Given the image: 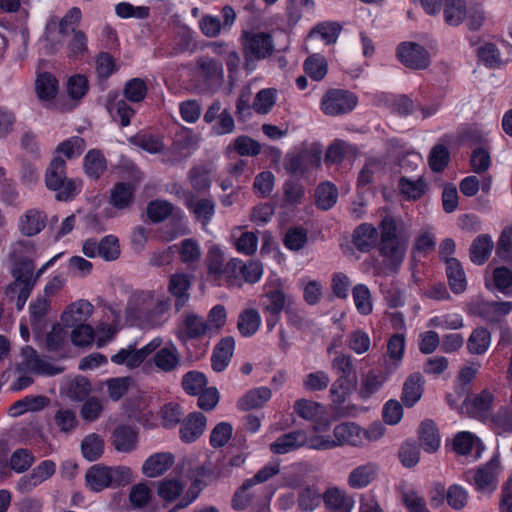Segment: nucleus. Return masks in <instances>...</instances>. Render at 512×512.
Wrapping results in <instances>:
<instances>
[{"instance_id":"f257e3e1","label":"nucleus","mask_w":512,"mask_h":512,"mask_svg":"<svg viewBox=\"0 0 512 512\" xmlns=\"http://www.w3.org/2000/svg\"><path fill=\"white\" fill-rule=\"evenodd\" d=\"M205 263L209 278L216 285L229 289L241 288L244 283L255 284L263 275V266L256 260L244 262L231 258L225 263L224 253L218 245L210 246Z\"/></svg>"},{"instance_id":"f03ea898","label":"nucleus","mask_w":512,"mask_h":512,"mask_svg":"<svg viewBox=\"0 0 512 512\" xmlns=\"http://www.w3.org/2000/svg\"><path fill=\"white\" fill-rule=\"evenodd\" d=\"M379 230L378 252L382 258L381 273L396 274L404 262L408 240L398 234L396 220L390 215L382 218Z\"/></svg>"},{"instance_id":"7ed1b4c3","label":"nucleus","mask_w":512,"mask_h":512,"mask_svg":"<svg viewBox=\"0 0 512 512\" xmlns=\"http://www.w3.org/2000/svg\"><path fill=\"white\" fill-rule=\"evenodd\" d=\"M168 300H155L150 291L136 293L126 307L127 320L139 326H155L169 309Z\"/></svg>"},{"instance_id":"20e7f679","label":"nucleus","mask_w":512,"mask_h":512,"mask_svg":"<svg viewBox=\"0 0 512 512\" xmlns=\"http://www.w3.org/2000/svg\"><path fill=\"white\" fill-rule=\"evenodd\" d=\"M132 482V470L126 466L109 467L102 464L91 466L85 474V484L93 492L117 488Z\"/></svg>"},{"instance_id":"39448f33","label":"nucleus","mask_w":512,"mask_h":512,"mask_svg":"<svg viewBox=\"0 0 512 512\" xmlns=\"http://www.w3.org/2000/svg\"><path fill=\"white\" fill-rule=\"evenodd\" d=\"M240 42L244 57V68L252 72L256 63L269 58L275 50L271 34L262 31H242Z\"/></svg>"},{"instance_id":"423d86ee","label":"nucleus","mask_w":512,"mask_h":512,"mask_svg":"<svg viewBox=\"0 0 512 512\" xmlns=\"http://www.w3.org/2000/svg\"><path fill=\"white\" fill-rule=\"evenodd\" d=\"M34 269V262L27 257H20L13 263L11 274L14 280L7 286L6 294L12 296L17 293L16 308L18 311L23 309L36 285Z\"/></svg>"},{"instance_id":"0eeeda50","label":"nucleus","mask_w":512,"mask_h":512,"mask_svg":"<svg viewBox=\"0 0 512 512\" xmlns=\"http://www.w3.org/2000/svg\"><path fill=\"white\" fill-rule=\"evenodd\" d=\"M45 185L54 191L58 201L73 199L81 188V181L66 176V162L60 156L52 159L45 172Z\"/></svg>"},{"instance_id":"6e6552de","label":"nucleus","mask_w":512,"mask_h":512,"mask_svg":"<svg viewBox=\"0 0 512 512\" xmlns=\"http://www.w3.org/2000/svg\"><path fill=\"white\" fill-rule=\"evenodd\" d=\"M499 470V457L493 456L485 465L476 470L467 471L465 479L473 484L478 492L490 495L497 488Z\"/></svg>"},{"instance_id":"1a4fd4ad","label":"nucleus","mask_w":512,"mask_h":512,"mask_svg":"<svg viewBox=\"0 0 512 512\" xmlns=\"http://www.w3.org/2000/svg\"><path fill=\"white\" fill-rule=\"evenodd\" d=\"M280 472L279 462H270L262 467L252 478L246 479L232 498V507L235 510H244L248 507L251 497L245 492L256 484L265 483Z\"/></svg>"},{"instance_id":"9d476101","label":"nucleus","mask_w":512,"mask_h":512,"mask_svg":"<svg viewBox=\"0 0 512 512\" xmlns=\"http://www.w3.org/2000/svg\"><path fill=\"white\" fill-rule=\"evenodd\" d=\"M357 97L343 89H330L322 97L321 109L324 114L338 116L346 114L354 109Z\"/></svg>"},{"instance_id":"9b49d317","label":"nucleus","mask_w":512,"mask_h":512,"mask_svg":"<svg viewBox=\"0 0 512 512\" xmlns=\"http://www.w3.org/2000/svg\"><path fill=\"white\" fill-rule=\"evenodd\" d=\"M294 411L300 418L313 422L316 432H325L330 426L326 408L319 402L304 398L298 399L294 403Z\"/></svg>"},{"instance_id":"f8f14e48","label":"nucleus","mask_w":512,"mask_h":512,"mask_svg":"<svg viewBox=\"0 0 512 512\" xmlns=\"http://www.w3.org/2000/svg\"><path fill=\"white\" fill-rule=\"evenodd\" d=\"M398 60L407 68L424 70L430 65V55L426 48L416 42H402L396 50Z\"/></svg>"},{"instance_id":"ddd939ff","label":"nucleus","mask_w":512,"mask_h":512,"mask_svg":"<svg viewBox=\"0 0 512 512\" xmlns=\"http://www.w3.org/2000/svg\"><path fill=\"white\" fill-rule=\"evenodd\" d=\"M56 472L53 460H44L34 467L30 473L21 476L16 482V489L21 494L33 491L40 484L51 478Z\"/></svg>"},{"instance_id":"4468645a","label":"nucleus","mask_w":512,"mask_h":512,"mask_svg":"<svg viewBox=\"0 0 512 512\" xmlns=\"http://www.w3.org/2000/svg\"><path fill=\"white\" fill-rule=\"evenodd\" d=\"M22 361L17 365L18 372H32L35 374H43L54 376L60 374L63 369L55 367L43 361L37 351L31 346H25L21 351Z\"/></svg>"},{"instance_id":"2eb2a0df","label":"nucleus","mask_w":512,"mask_h":512,"mask_svg":"<svg viewBox=\"0 0 512 512\" xmlns=\"http://www.w3.org/2000/svg\"><path fill=\"white\" fill-rule=\"evenodd\" d=\"M183 201L195 219L206 228L215 215V201L211 198H198L193 193H183Z\"/></svg>"},{"instance_id":"dca6fc26","label":"nucleus","mask_w":512,"mask_h":512,"mask_svg":"<svg viewBox=\"0 0 512 512\" xmlns=\"http://www.w3.org/2000/svg\"><path fill=\"white\" fill-rule=\"evenodd\" d=\"M46 223V213L37 208H31L20 216L18 229L22 235L32 237L39 234L46 227Z\"/></svg>"},{"instance_id":"f3484780","label":"nucleus","mask_w":512,"mask_h":512,"mask_svg":"<svg viewBox=\"0 0 512 512\" xmlns=\"http://www.w3.org/2000/svg\"><path fill=\"white\" fill-rule=\"evenodd\" d=\"M93 312V306L87 300H79L69 305L61 315L65 327H74L85 324Z\"/></svg>"},{"instance_id":"a211bd4d","label":"nucleus","mask_w":512,"mask_h":512,"mask_svg":"<svg viewBox=\"0 0 512 512\" xmlns=\"http://www.w3.org/2000/svg\"><path fill=\"white\" fill-rule=\"evenodd\" d=\"M308 443L307 434L303 430H295L283 434L270 444V450L275 454H286Z\"/></svg>"},{"instance_id":"6ab92c4d","label":"nucleus","mask_w":512,"mask_h":512,"mask_svg":"<svg viewBox=\"0 0 512 512\" xmlns=\"http://www.w3.org/2000/svg\"><path fill=\"white\" fill-rule=\"evenodd\" d=\"M190 288V276L184 273L171 275L168 290L175 297V309L177 311H180L187 305L190 299Z\"/></svg>"},{"instance_id":"aec40b11","label":"nucleus","mask_w":512,"mask_h":512,"mask_svg":"<svg viewBox=\"0 0 512 512\" xmlns=\"http://www.w3.org/2000/svg\"><path fill=\"white\" fill-rule=\"evenodd\" d=\"M207 419L201 412H193L183 421L180 427V438L185 443L197 440L205 431Z\"/></svg>"},{"instance_id":"412c9836","label":"nucleus","mask_w":512,"mask_h":512,"mask_svg":"<svg viewBox=\"0 0 512 512\" xmlns=\"http://www.w3.org/2000/svg\"><path fill=\"white\" fill-rule=\"evenodd\" d=\"M111 443L118 452L130 453L137 447L138 433L129 425H120L112 432Z\"/></svg>"},{"instance_id":"4be33fe9","label":"nucleus","mask_w":512,"mask_h":512,"mask_svg":"<svg viewBox=\"0 0 512 512\" xmlns=\"http://www.w3.org/2000/svg\"><path fill=\"white\" fill-rule=\"evenodd\" d=\"M379 472V466L374 462L355 467L348 475L347 483L353 489H363L372 483Z\"/></svg>"},{"instance_id":"5701e85b","label":"nucleus","mask_w":512,"mask_h":512,"mask_svg":"<svg viewBox=\"0 0 512 512\" xmlns=\"http://www.w3.org/2000/svg\"><path fill=\"white\" fill-rule=\"evenodd\" d=\"M181 355L177 347L173 344L159 347L154 352V365L162 372L170 373L175 371L180 365Z\"/></svg>"},{"instance_id":"b1692460","label":"nucleus","mask_w":512,"mask_h":512,"mask_svg":"<svg viewBox=\"0 0 512 512\" xmlns=\"http://www.w3.org/2000/svg\"><path fill=\"white\" fill-rule=\"evenodd\" d=\"M323 501L329 512H351L354 506L353 498L337 487L328 488L323 495Z\"/></svg>"},{"instance_id":"393cba45","label":"nucleus","mask_w":512,"mask_h":512,"mask_svg":"<svg viewBox=\"0 0 512 512\" xmlns=\"http://www.w3.org/2000/svg\"><path fill=\"white\" fill-rule=\"evenodd\" d=\"M174 464V456L171 453H155L149 456L142 466V473L149 478L163 475Z\"/></svg>"},{"instance_id":"a878e982","label":"nucleus","mask_w":512,"mask_h":512,"mask_svg":"<svg viewBox=\"0 0 512 512\" xmlns=\"http://www.w3.org/2000/svg\"><path fill=\"white\" fill-rule=\"evenodd\" d=\"M235 349V340L228 336L220 340L211 357L212 368L221 372L229 365Z\"/></svg>"},{"instance_id":"bb28decb","label":"nucleus","mask_w":512,"mask_h":512,"mask_svg":"<svg viewBox=\"0 0 512 512\" xmlns=\"http://www.w3.org/2000/svg\"><path fill=\"white\" fill-rule=\"evenodd\" d=\"M380 233L370 223H362L353 232V244L360 252H369L375 247Z\"/></svg>"},{"instance_id":"cd10ccee","label":"nucleus","mask_w":512,"mask_h":512,"mask_svg":"<svg viewBox=\"0 0 512 512\" xmlns=\"http://www.w3.org/2000/svg\"><path fill=\"white\" fill-rule=\"evenodd\" d=\"M335 447L352 445L357 446L361 442V429L354 423H341L335 426L332 438Z\"/></svg>"},{"instance_id":"c85d7f7f","label":"nucleus","mask_w":512,"mask_h":512,"mask_svg":"<svg viewBox=\"0 0 512 512\" xmlns=\"http://www.w3.org/2000/svg\"><path fill=\"white\" fill-rule=\"evenodd\" d=\"M424 380L420 373H412L403 385L401 400L406 407H413L423 394Z\"/></svg>"},{"instance_id":"c756f323","label":"nucleus","mask_w":512,"mask_h":512,"mask_svg":"<svg viewBox=\"0 0 512 512\" xmlns=\"http://www.w3.org/2000/svg\"><path fill=\"white\" fill-rule=\"evenodd\" d=\"M445 265L450 289L456 294L464 292L467 287V280L460 261L456 258H451L446 260Z\"/></svg>"},{"instance_id":"7c9ffc66","label":"nucleus","mask_w":512,"mask_h":512,"mask_svg":"<svg viewBox=\"0 0 512 512\" xmlns=\"http://www.w3.org/2000/svg\"><path fill=\"white\" fill-rule=\"evenodd\" d=\"M493 248V240L488 234L477 236L469 249L471 261L476 265L484 264L489 259Z\"/></svg>"},{"instance_id":"2f4dec72","label":"nucleus","mask_w":512,"mask_h":512,"mask_svg":"<svg viewBox=\"0 0 512 512\" xmlns=\"http://www.w3.org/2000/svg\"><path fill=\"white\" fill-rule=\"evenodd\" d=\"M271 395V390L267 387L251 389L238 400L237 407L242 411L261 408Z\"/></svg>"},{"instance_id":"473e14b6","label":"nucleus","mask_w":512,"mask_h":512,"mask_svg":"<svg viewBox=\"0 0 512 512\" xmlns=\"http://www.w3.org/2000/svg\"><path fill=\"white\" fill-rule=\"evenodd\" d=\"M418 434L420 444L427 453H434L439 449L440 435L432 420L423 421L419 426Z\"/></svg>"},{"instance_id":"72a5a7b5","label":"nucleus","mask_w":512,"mask_h":512,"mask_svg":"<svg viewBox=\"0 0 512 512\" xmlns=\"http://www.w3.org/2000/svg\"><path fill=\"white\" fill-rule=\"evenodd\" d=\"M35 91L38 99L43 102L52 101L58 92V81L49 72H44L38 75L35 81Z\"/></svg>"},{"instance_id":"f704fd0d","label":"nucleus","mask_w":512,"mask_h":512,"mask_svg":"<svg viewBox=\"0 0 512 512\" xmlns=\"http://www.w3.org/2000/svg\"><path fill=\"white\" fill-rule=\"evenodd\" d=\"M50 399L43 395L26 396L16 401L10 408L9 414L18 417L28 411H40L48 406Z\"/></svg>"},{"instance_id":"c9c22d12","label":"nucleus","mask_w":512,"mask_h":512,"mask_svg":"<svg viewBox=\"0 0 512 512\" xmlns=\"http://www.w3.org/2000/svg\"><path fill=\"white\" fill-rule=\"evenodd\" d=\"M83 166L88 177L98 179L107 168V160L100 150L91 149L84 157Z\"/></svg>"},{"instance_id":"e433bc0d","label":"nucleus","mask_w":512,"mask_h":512,"mask_svg":"<svg viewBox=\"0 0 512 512\" xmlns=\"http://www.w3.org/2000/svg\"><path fill=\"white\" fill-rule=\"evenodd\" d=\"M426 187V182L420 174L410 178L400 177L398 183L399 190L408 200L419 199L425 193Z\"/></svg>"},{"instance_id":"4c0bfd02","label":"nucleus","mask_w":512,"mask_h":512,"mask_svg":"<svg viewBox=\"0 0 512 512\" xmlns=\"http://www.w3.org/2000/svg\"><path fill=\"white\" fill-rule=\"evenodd\" d=\"M261 325V317L256 309L250 308L243 310L237 321V328L243 337L254 335Z\"/></svg>"},{"instance_id":"58836bf2","label":"nucleus","mask_w":512,"mask_h":512,"mask_svg":"<svg viewBox=\"0 0 512 512\" xmlns=\"http://www.w3.org/2000/svg\"><path fill=\"white\" fill-rule=\"evenodd\" d=\"M357 386V377L356 376H338V378L333 382L330 393L333 397V402L337 404H342L346 401L347 396H349Z\"/></svg>"},{"instance_id":"ea45409f","label":"nucleus","mask_w":512,"mask_h":512,"mask_svg":"<svg viewBox=\"0 0 512 512\" xmlns=\"http://www.w3.org/2000/svg\"><path fill=\"white\" fill-rule=\"evenodd\" d=\"M465 0H444L443 16L449 26H459L466 19Z\"/></svg>"},{"instance_id":"a19ab883","label":"nucleus","mask_w":512,"mask_h":512,"mask_svg":"<svg viewBox=\"0 0 512 512\" xmlns=\"http://www.w3.org/2000/svg\"><path fill=\"white\" fill-rule=\"evenodd\" d=\"M53 423L59 432L72 433L78 426V419L74 410L60 406L53 416Z\"/></svg>"},{"instance_id":"79ce46f5","label":"nucleus","mask_w":512,"mask_h":512,"mask_svg":"<svg viewBox=\"0 0 512 512\" xmlns=\"http://www.w3.org/2000/svg\"><path fill=\"white\" fill-rule=\"evenodd\" d=\"M316 206L321 210H329L332 208L338 199L337 187L330 183L325 182L318 185L315 191Z\"/></svg>"},{"instance_id":"37998d69","label":"nucleus","mask_w":512,"mask_h":512,"mask_svg":"<svg viewBox=\"0 0 512 512\" xmlns=\"http://www.w3.org/2000/svg\"><path fill=\"white\" fill-rule=\"evenodd\" d=\"M491 344V334L483 327L473 330L467 341V349L471 354H484Z\"/></svg>"},{"instance_id":"c03bdc74","label":"nucleus","mask_w":512,"mask_h":512,"mask_svg":"<svg viewBox=\"0 0 512 512\" xmlns=\"http://www.w3.org/2000/svg\"><path fill=\"white\" fill-rule=\"evenodd\" d=\"M104 445V440L100 435L88 434L81 442L83 457L91 462L98 460L104 452Z\"/></svg>"},{"instance_id":"a18cd8bd","label":"nucleus","mask_w":512,"mask_h":512,"mask_svg":"<svg viewBox=\"0 0 512 512\" xmlns=\"http://www.w3.org/2000/svg\"><path fill=\"white\" fill-rule=\"evenodd\" d=\"M134 189L130 183H117L111 190L110 203L117 209L128 208L133 202Z\"/></svg>"},{"instance_id":"49530a36","label":"nucleus","mask_w":512,"mask_h":512,"mask_svg":"<svg viewBox=\"0 0 512 512\" xmlns=\"http://www.w3.org/2000/svg\"><path fill=\"white\" fill-rule=\"evenodd\" d=\"M494 397L488 390H483L481 393L475 395L472 400L471 414L473 417L484 421L488 418L489 412L492 409Z\"/></svg>"},{"instance_id":"de8ad7c7","label":"nucleus","mask_w":512,"mask_h":512,"mask_svg":"<svg viewBox=\"0 0 512 512\" xmlns=\"http://www.w3.org/2000/svg\"><path fill=\"white\" fill-rule=\"evenodd\" d=\"M174 205L167 201L156 199L147 204L146 213L153 223H160L166 220L173 212Z\"/></svg>"},{"instance_id":"09e8293b","label":"nucleus","mask_w":512,"mask_h":512,"mask_svg":"<svg viewBox=\"0 0 512 512\" xmlns=\"http://www.w3.org/2000/svg\"><path fill=\"white\" fill-rule=\"evenodd\" d=\"M310 154L307 151L288 153L285 156L284 168L291 174H304L309 166Z\"/></svg>"},{"instance_id":"8fccbe9b","label":"nucleus","mask_w":512,"mask_h":512,"mask_svg":"<svg viewBox=\"0 0 512 512\" xmlns=\"http://www.w3.org/2000/svg\"><path fill=\"white\" fill-rule=\"evenodd\" d=\"M35 462L32 452L25 448L16 449L10 456L8 465L16 473L28 471Z\"/></svg>"},{"instance_id":"3c124183","label":"nucleus","mask_w":512,"mask_h":512,"mask_svg":"<svg viewBox=\"0 0 512 512\" xmlns=\"http://www.w3.org/2000/svg\"><path fill=\"white\" fill-rule=\"evenodd\" d=\"M230 149L241 156H257L261 152V144L249 136L241 135L227 146V150Z\"/></svg>"},{"instance_id":"603ef678","label":"nucleus","mask_w":512,"mask_h":512,"mask_svg":"<svg viewBox=\"0 0 512 512\" xmlns=\"http://www.w3.org/2000/svg\"><path fill=\"white\" fill-rule=\"evenodd\" d=\"M184 484L177 479H164L158 482L157 494L166 502L176 500L184 491Z\"/></svg>"},{"instance_id":"864d4df0","label":"nucleus","mask_w":512,"mask_h":512,"mask_svg":"<svg viewBox=\"0 0 512 512\" xmlns=\"http://www.w3.org/2000/svg\"><path fill=\"white\" fill-rule=\"evenodd\" d=\"M277 90L266 88L260 90L253 101L252 109L258 114H267L271 111L276 103Z\"/></svg>"},{"instance_id":"5fc2aeb1","label":"nucleus","mask_w":512,"mask_h":512,"mask_svg":"<svg viewBox=\"0 0 512 512\" xmlns=\"http://www.w3.org/2000/svg\"><path fill=\"white\" fill-rule=\"evenodd\" d=\"M208 384L207 377L199 371H189L182 378V387L189 395H198Z\"/></svg>"},{"instance_id":"6e6d98bb","label":"nucleus","mask_w":512,"mask_h":512,"mask_svg":"<svg viewBox=\"0 0 512 512\" xmlns=\"http://www.w3.org/2000/svg\"><path fill=\"white\" fill-rule=\"evenodd\" d=\"M179 255L184 264L198 263L201 259V248L198 241L193 238L182 240L179 245Z\"/></svg>"},{"instance_id":"4d7b16f0","label":"nucleus","mask_w":512,"mask_h":512,"mask_svg":"<svg viewBox=\"0 0 512 512\" xmlns=\"http://www.w3.org/2000/svg\"><path fill=\"white\" fill-rule=\"evenodd\" d=\"M304 70L310 78L315 81H320L327 74V62L323 56L319 54H313L305 60Z\"/></svg>"},{"instance_id":"13d9d810","label":"nucleus","mask_w":512,"mask_h":512,"mask_svg":"<svg viewBox=\"0 0 512 512\" xmlns=\"http://www.w3.org/2000/svg\"><path fill=\"white\" fill-rule=\"evenodd\" d=\"M197 66L206 80H221L223 78V65L218 60L201 57L197 60Z\"/></svg>"},{"instance_id":"bf43d9fd","label":"nucleus","mask_w":512,"mask_h":512,"mask_svg":"<svg viewBox=\"0 0 512 512\" xmlns=\"http://www.w3.org/2000/svg\"><path fill=\"white\" fill-rule=\"evenodd\" d=\"M450 160V152L448 148L442 144L435 145L428 157L429 167L433 172H442L448 165Z\"/></svg>"},{"instance_id":"052dcab7","label":"nucleus","mask_w":512,"mask_h":512,"mask_svg":"<svg viewBox=\"0 0 512 512\" xmlns=\"http://www.w3.org/2000/svg\"><path fill=\"white\" fill-rule=\"evenodd\" d=\"M352 296L360 314L369 315L372 312L371 293L366 285L357 284L352 290Z\"/></svg>"},{"instance_id":"680f3d73","label":"nucleus","mask_w":512,"mask_h":512,"mask_svg":"<svg viewBox=\"0 0 512 512\" xmlns=\"http://www.w3.org/2000/svg\"><path fill=\"white\" fill-rule=\"evenodd\" d=\"M124 97L134 103L144 100L147 94V84L141 78H132L126 82L123 91Z\"/></svg>"},{"instance_id":"e2e57ef3","label":"nucleus","mask_w":512,"mask_h":512,"mask_svg":"<svg viewBox=\"0 0 512 512\" xmlns=\"http://www.w3.org/2000/svg\"><path fill=\"white\" fill-rule=\"evenodd\" d=\"M82 12L78 7L70 8L58 23V35L67 36L74 31H78L76 26L80 23Z\"/></svg>"},{"instance_id":"0e129e2a","label":"nucleus","mask_w":512,"mask_h":512,"mask_svg":"<svg viewBox=\"0 0 512 512\" xmlns=\"http://www.w3.org/2000/svg\"><path fill=\"white\" fill-rule=\"evenodd\" d=\"M341 29L340 24L337 22H322L310 31L309 37L318 34L326 44H334L338 39Z\"/></svg>"},{"instance_id":"69168bd1","label":"nucleus","mask_w":512,"mask_h":512,"mask_svg":"<svg viewBox=\"0 0 512 512\" xmlns=\"http://www.w3.org/2000/svg\"><path fill=\"white\" fill-rule=\"evenodd\" d=\"M184 326L186 335L190 339L202 337L208 330V323L194 313L186 315Z\"/></svg>"},{"instance_id":"338daca9","label":"nucleus","mask_w":512,"mask_h":512,"mask_svg":"<svg viewBox=\"0 0 512 512\" xmlns=\"http://www.w3.org/2000/svg\"><path fill=\"white\" fill-rule=\"evenodd\" d=\"M300 286L303 290V299L308 305H316L323 295V285L318 280L301 279Z\"/></svg>"},{"instance_id":"774afa93","label":"nucleus","mask_w":512,"mask_h":512,"mask_svg":"<svg viewBox=\"0 0 512 512\" xmlns=\"http://www.w3.org/2000/svg\"><path fill=\"white\" fill-rule=\"evenodd\" d=\"M422 164V157L420 154L409 152L399 160V173L401 174V177H415L413 174L420 170Z\"/></svg>"}]
</instances>
